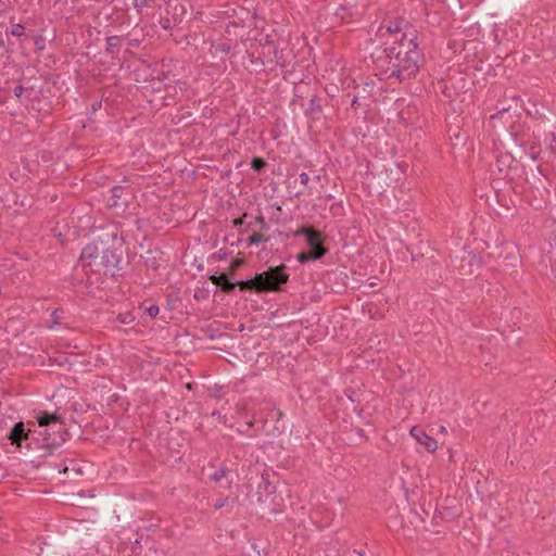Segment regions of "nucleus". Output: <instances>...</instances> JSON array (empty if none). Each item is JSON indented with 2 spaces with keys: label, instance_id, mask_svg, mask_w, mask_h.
I'll return each instance as SVG.
<instances>
[{
  "label": "nucleus",
  "instance_id": "1",
  "mask_svg": "<svg viewBox=\"0 0 556 556\" xmlns=\"http://www.w3.org/2000/svg\"><path fill=\"white\" fill-rule=\"evenodd\" d=\"M416 31L402 35L400 41H386L384 60L378 67L386 79L399 81L415 77L420 68L422 53L416 42Z\"/></svg>",
  "mask_w": 556,
  "mask_h": 556
},
{
  "label": "nucleus",
  "instance_id": "2",
  "mask_svg": "<svg viewBox=\"0 0 556 556\" xmlns=\"http://www.w3.org/2000/svg\"><path fill=\"white\" fill-rule=\"evenodd\" d=\"M117 236L98 238L86 244L80 252V263L91 273L115 278L123 271V243L115 245Z\"/></svg>",
  "mask_w": 556,
  "mask_h": 556
},
{
  "label": "nucleus",
  "instance_id": "3",
  "mask_svg": "<svg viewBox=\"0 0 556 556\" xmlns=\"http://www.w3.org/2000/svg\"><path fill=\"white\" fill-rule=\"evenodd\" d=\"M290 279L288 267L285 264H280L275 267L256 273L253 277L244 280H230L226 275L212 276L211 280L214 285L219 287L224 292L230 293L236 287H239L240 291L254 292L257 294L280 292Z\"/></svg>",
  "mask_w": 556,
  "mask_h": 556
},
{
  "label": "nucleus",
  "instance_id": "4",
  "mask_svg": "<svg viewBox=\"0 0 556 556\" xmlns=\"http://www.w3.org/2000/svg\"><path fill=\"white\" fill-rule=\"evenodd\" d=\"M361 14L358 0H343L339 2L334 10H331L330 7H326L320 17L325 16L328 27L333 28L342 24L355 22Z\"/></svg>",
  "mask_w": 556,
  "mask_h": 556
},
{
  "label": "nucleus",
  "instance_id": "5",
  "mask_svg": "<svg viewBox=\"0 0 556 556\" xmlns=\"http://www.w3.org/2000/svg\"><path fill=\"white\" fill-rule=\"evenodd\" d=\"M303 236L309 252H321L323 257L328 253V249L325 247L327 236L320 230L315 229L312 226H303L294 231V237Z\"/></svg>",
  "mask_w": 556,
  "mask_h": 556
},
{
  "label": "nucleus",
  "instance_id": "6",
  "mask_svg": "<svg viewBox=\"0 0 556 556\" xmlns=\"http://www.w3.org/2000/svg\"><path fill=\"white\" fill-rule=\"evenodd\" d=\"M409 31H415L413 27L409 25L408 22H405L403 20L400 21H389L387 23H383L378 31L377 35L380 37H387L386 41H400L402 35L407 34Z\"/></svg>",
  "mask_w": 556,
  "mask_h": 556
},
{
  "label": "nucleus",
  "instance_id": "7",
  "mask_svg": "<svg viewBox=\"0 0 556 556\" xmlns=\"http://www.w3.org/2000/svg\"><path fill=\"white\" fill-rule=\"evenodd\" d=\"M263 56H270V62L280 67H287L290 64L288 55L285 54L282 49H279L273 40L266 37L262 50Z\"/></svg>",
  "mask_w": 556,
  "mask_h": 556
},
{
  "label": "nucleus",
  "instance_id": "8",
  "mask_svg": "<svg viewBox=\"0 0 556 556\" xmlns=\"http://www.w3.org/2000/svg\"><path fill=\"white\" fill-rule=\"evenodd\" d=\"M520 168V162L517 161L511 153H502L496 157L492 172L497 170L500 174H516Z\"/></svg>",
  "mask_w": 556,
  "mask_h": 556
},
{
  "label": "nucleus",
  "instance_id": "9",
  "mask_svg": "<svg viewBox=\"0 0 556 556\" xmlns=\"http://www.w3.org/2000/svg\"><path fill=\"white\" fill-rule=\"evenodd\" d=\"M409 433L420 445L425 446L428 452L433 453L437 451V440L429 435L421 426H413Z\"/></svg>",
  "mask_w": 556,
  "mask_h": 556
},
{
  "label": "nucleus",
  "instance_id": "10",
  "mask_svg": "<svg viewBox=\"0 0 556 556\" xmlns=\"http://www.w3.org/2000/svg\"><path fill=\"white\" fill-rule=\"evenodd\" d=\"M30 430L26 428L23 421L14 424L11 428L8 440L12 445L22 446L23 442L28 439Z\"/></svg>",
  "mask_w": 556,
  "mask_h": 556
},
{
  "label": "nucleus",
  "instance_id": "11",
  "mask_svg": "<svg viewBox=\"0 0 556 556\" xmlns=\"http://www.w3.org/2000/svg\"><path fill=\"white\" fill-rule=\"evenodd\" d=\"M276 492V486L264 476L257 486L258 502H266L267 496Z\"/></svg>",
  "mask_w": 556,
  "mask_h": 556
},
{
  "label": "nucleus",
  "instance_id": "12",
  "mask_svg": "<svg viewBox=\"0 0 556 556\" xmlns=\"http://www.w3.org/2000/svg\"><path fill=\"white\" fill-rule=\"evenodd\" d=\"M37 421L40 427H50L62 424L61 417L56 413L40 412L37 415Z\"/></svg>",
  "mask_w": 556,
  "mask_h": 556
},
{
  "label": "nucleus",
  "instance_id": "13",
  "mask_svg": "<svg viewBox=\"0 0 556 556\" xmlns=\"http://www.w3.org/2000/svg\"><path fill=\"white\" fill-rule=\"evenodd\" d=\"M123 46V38L121 36H109L106 38L105 51L108 54L116 55L119 53Z\"/></svg>",
  "mask_w": 556,
  "mask_h": 556
},
{
  "label": "nucleus",
  "instance_id": "14",
  "mask_svg": "<svg viewBox=\"0 0 556 556\" xmlns=\"http://www.w3.org/2000/svg\"><path fill=\"white\" fill-rule=\"evenodd\" d=\"M323 258V253L321 252H309V251H306V252H300L298 255H296V260L301 263V264H305L309 261H318V260H321Z\"/></svg>",
  "mask_w": 556,
  "mask_h": 556
},
{
  "label": "nucleus",
  "instance_id": "15",
  "mask_svg": "<svg viewBox=\"0 0 556 556\" xmlns=\"http://www.w3.org/2000/svg\"><path fill=\"white\" fill-rule=\"evenodd\" d=\"M40 434L43 437L45 446L58 445L64 441L62 434H59V439L51 438V434L48 429H45V431L40 432Z\"/></svg>",
  "mask_w": 556,
  "mask_h": 556
},
{
  "label": "nucleus",
  "instance_id": "16",
  "mask_svg": "<svg viewBox=\"0 0 556 556\" xmlns=\"http://www.w3.org/2000/svg\"><path fill=\"white\" fill-rule=\"evenodd\" d=\"M544 144L547 150H549L552 153H556V132L549 131L545 134L544 137Z\"/></svg>",
  "mask_w": 556,
  "mask_h": 556
},
{
  "label": "nucleus",
  "instance_id": "17",
  "mask_svg": "<svg viewBox=\"0 0 556 556\" xmlns=\"http://www.w3.org/2000/svg\"><path fill=\"white\" fill-rule=\"evenodd\" d=\"M528 136H529V134H527V132H521V134L516 132V131L510 132V137L514 140L515 144L520 148H526L528 146V139L526 138Z\"/></svg>",
  "mask_w": 556,
  "mask_h": 556
},
{
  "label": "nucleus",
  "instance_id": "18",
  "mask_svg": "<svg viewBox=\"0 0 556 556\" xmlns=\"http://www.w3.org/2000/svg\"><path fill=\"white\" fill-rule=\"evenodd\" d=\"M64 314H65V311L63 308H55L51 313V319H50L51 325L49 326V328H53L58 325H61V320L63 319Z\"/></svg>",
  "mask_w": 556,
  "mask_h": 556
},
{
  "label": "nucleus",
  "instance_id": "19",
  "mask_svg": "<svg viewBox=\"0 0 556 556\" xmlns=\"http://www.w3.org/2000/svg\"><path fill=\"white\" fill-rule=\"evenodd\" d=\"M228 472L229 469L225 465H222L218 470H216L210 476V480L214 482H219L227 476Z\"/></svg>",
  "mask_w": 556,
  "mask_h": 556
},
{
  "label": "nucleus",
  "instance_id": "20",
  "mask_svg": "<svg viewBox=\"0 0 556 556\" xmlns=\"http://www.w3.org/2000/svg\"><path fill=\"white\" fill-rule=\"evenodd\" d=\"M268 240L267 237H265L263 233L261 232H254L252 236H250L248 238V247H251V245H254V244H258V243H262V242H266Z\"/></svg>",
  "mask_w": 556,
  "mask_h": 556
},
{
  "label": "nucleus",
  "instance_id": "21",
  "mask_svg": "<svg viewBox=\"0 0 556 556\" xmlns=\"http://www.w3.org/2000/svg\"><path fill=\"white\" fill-rule=\"evenodd\" d=\"M250 165L253 170L261 172L266 166V162L262 157H254Z\"/></svg>",
  "mask_w": 556,
  "mask_h": 556
},
{
  "label": "nucleus",
  "instance_id": "22",
  "mask_svg": "<svg viewBox=\"0 0 556 556\" xmlns=\"http://www.w3.org/2000/svg\"><path fill=\"white\" fill-rule=\"evenodd\" d=\"M10 34L14 37H22L25 34V27L22 24H12Z\"/></svg>",
  "mask_w": 556,
  "mask_h": 556
},
{
  "label": "nucleus",
  "instance_id": "23",
  "mask_svg": "<svg viewBox=\"0 0 556 556\" xmlns=\"http://www.w3.org/2000/svg\"><path fill=\"white\" fill-rule=\"evenodd\" d=\"M34 45L38 51H43L46 49V39L42 35H37L34 37Z\"/></svg>",
  "mask_w": 556,
  "mask_h": 556
},
{
  "label": "nucleus",
  "instance_id": "24",
  "mask_svg": "<svg viewBox=\"0 0 556 556\" xmlns=\"http://www.w3.org/2000/svg\"><path fill=\"white\" fill-rule=\"evenodd\" d=\"M144 313H146L149 317H151V318H155V317L159 315V313H160V307H159V305H156V304H151V305H149V306H147V307L144 308Z\"/></svg>",
  "mask_w": 556,
  "mask_h": 556
},
{
  "label": "nucleus",
  "instance_id": "25",
  "mask_svg": "<svg viewBox=\"0 0 556 556\" xmlns=\"http://www.w3.org/2000/svg\"><path fill=\"white\" fill-rule=\"evenodd\" d=\"M130 556H142V546L140 544V540L136 539V541L132 543Z\"/></svg>",
  "mask_w": 556,
  "mask_h": 556
},
{
  "label": "nucleus",
  "instance_id": "26",
  "mask_svg": "<svg viewBox=\"0 0 556 556\" xmlns=\"http://www.w3.org/2000/svg\"><path fill=\"white\" fill-rule=\"evenodd\" d=\"M149 5V0H132V7L137 10V12H141L144 8Z\"/></svg>",
  "mask_w": 556,
  "mask_h": 556
},
{
  "label": "nucleus",
  "instance_id": "27",
  "mask_svg": "<svg viewBox=\"0 0 556 556\" xmlns=\"http://www.w3.org/2000/svg\"><path fill=\"white\" fill-rule=\"evenodd\" d=\"M116 319L121 324H130L134 320V316L130 313L118 314Z\"/></svg>",
  "mask_w": 556,
  "mask_h": 556
},
{
  "label": "nucleus",
  "instance_id": "28",
  "mask_svg": "<svg viewBox=\"0 0 556 556\" xmlns=\"http://www.w3.org/2000/svg\"><path fill=\"white\" fill-rule=\"evenodd\" d=\"M124 191H125V188L123 186H114L112 189H111V192H112V197L114 199H121L124 194Z\"/></svg>",
  "mask_w": 556,
  "mask_h": 556
},
{
  "label": "nucleus",
  "instance_id": "29",
  "mask_svg": "<svg viewBox=\"0 0 556 556\" xmlns=\"http://www.w3.org/2000/svg\"><path fill=\"white\" fill-rule=\"evenodd\" d=\"M330 212L332 213L333 216H341L343 214V206L341 205V203H333L330 206Z\"/></svg>",
  "mask_w": 556,
  "mask_h": 556
},
{
  "label": "nucleus",
  "instance_id": "30",
  "mask_svg": "<svg viewBox=\"0 0 556 556\" xmlns=\"http://www.w3.org/2000/svg\"><path fill=\"white\" fill-rule=\"evenodd\" d=\"M229 502V498L227 496L225 497H220L218 498L215 504H214V508L215 509H222L223 507H225Z\"/></svg>",
  "mask_w": 556,
  "mask_h": 556
},
{
  "label": "nucleus",
  "instance_id": "31",
  "mask_svg": "<svg viewBox=\"0 0 556 556\" xmlns=\"http://www.w3.org/2000/svg\"><path fill=\"white\" fill-rule=\"evenodd\" d=\"M309 110L312 112L320 111L321 110V106H320V104H319L317 99H315V98L311 99V101H309Z\"/></svg>",
  "mask_w": 556,
  "mask_h": 556
},
{
  "label": "nucleus",
  "instance_id": "32",
  "mask_svg": "<svg viewBox=\"0 0 556 556\" xmlns=\"http://www.w3.org/2000/svg\"><path fill=\"white\" fill-rule=\"evenodd\" d=\"M247 217V214H243L240 218H236L233 220V226L238 229H240L244 225V219Z\"/></svg>",
  "mask_w": 556,
  "mask_h": 556
},
{
  "label": "nucleus",
  "instance_id": "33",
  "mask_svg": "<svg viewBox=\"0 0 556 556\" xmlns=\"http://www.w3.org/2000/svg\"><path fill=\"white\" fill-rule=\"evenodd\" d=\"M160 24L163 29H166V30L172 29V22L169 18H162L160 21Z\"/></svg>",
  "mask_w": 556,
  "mask_h": 556
},
{
  "label": "nucleus",
  "instance_id": "34",
  "mask_svg": "<svg viewBox=\"0 0 556 556\" xmlns=\"http://www.w3.org/2000/svg\"><path fill=\"white\" fill-rule=\"evenodd\" d=\"M24 87L22 85H16L13 89V93L16 98H20L23 94Z\"/></svg>",
  "mask_w": 556,
  "mask_h": 556
},
{
  "label": "nucleus",
  "instance_id": "35",
  "mask_svg": "<svg viewBox=\"0 0 556 556\" xmlns=\"http://www.w3.org/2000/svg\"><path fill=\"white\" fill-rule=\"evenodd\" d=\"M508 184L510 185V187L513 188V190L516 192V193H522L523 192V187H521L520 190H517V185L514 182V177H510Z\"/></svg>",
  "mask_w": 556,
  "mask_h": 556
},
{
  "label": "nucleus",
  "instance_id": "36",
  "mask_svg": "<svg viewBox=\"0 0 556 556\" xmlns=\"http://www.w3.org/2000/svg\"><path fill=\"white\" fill-rule=\"evenodd\" d=\"M146 263L149 267L153 268L154 270L159 268V263L154 258L151 262L147 260Z\"/></svg>",
  "mask_w": 556,
  "mask_h": 556
},
{
  "label": "nucleus",
  "instance_id": "37",
  "mask_svg": "<svg viewBox=\"0 0 556 556\" xmlns=\"http://www.w3.org/2000/svg\"><path fill=\"white\" fill-rule=\"evenodd\" d=\"M407 251L410 253V257H412V261L413 262H416L419 257H421L422 255H417L415 254L413 251H410L408 248H407Z\"/></svg>",
  "mask_w": 556,
  "mask_h": 556
},
{
  "label": "nucleus",
  "instance_id": "38",
  "mask_svg": "<svg viewBox=\"0 0 556 556\" xmlns=\"http://www.w3.org/2000/svg\"><path fill=\"white\" fill-rule=\"evenodd\" d=\"M530 149H531V153H530L531 159H532V161H535V155H536V153H539V152H538V151H535V147H533V146H532Z\"/></svg>",
  "mask_w": 556,
  "mask_h": 556
},
{
  "label": "nucleus",
  "instance_id": "39",
  "mask_svg": "<svg viewBox=\"0 0 556 556\" xmlns=\"http://www.w3.org/2000/svg\"><path fill=\"white\" fill-rule=\"evenodd\" d=\"M300 177H301V182L304 185H307L308 181L311 180V176H300Z\"/></svg>",
  "mask_w": 556,
  "mask_h": 556
},
{
  "label": "nucleus",
  "instance_id": "40",
  "mask_svg": "<svg viewBox=\"0 0 556 556\" xmlns=\"http://www.w3.org/2000/svg\"><path fill=\"white\" fill-rule=\"evenodd\" d=\"M356 433H357L361 438H365V439H367V438H366V435H365V431H364V429H362V428H357V429H356Z\"/></svg>",
  "mask_w": 556,
  "mask_h": 556
},
{
  "label": "nucleus",
  "instance_id": "41",
  "mask_svg": "<svg viewBox=\"0 0 556 556\" xmlns=\"http://www.w3.org/2000/svg\"><path fill=\"white\" fill-rule=\"evenodd\" d=\"M500 182H501V179H493L491 181V185L493 186L494 189H496L500 186Z\"/></svg>",
  "mask_w": 556,
  "mask_h": 556
},
{
  "label": "nucleus",
  "instance_id": "42",
  "mask_svg": "<svg viewBox=\"0 0 556 556\" xmlns=\"http://www.w3.org/2000/svg\"><path fill=\"white\" fill-rule=\"evenodd\" d=\"M213 415H215V417H220V414L218 412H213Z\"/></svg>",
  "mask_w": 556,
  "mask_h": 556
},
{
  "label": "nucleus",
  "instance_id": "43",
  "mask_svg": "<svg viewBox=\"0 0 556 556\" xmlns=\"http://www.w3.org/2000/svg\"><path fill=\"white\" fill-rule=\"evenodd\" d=\"M213 415H215V417H220V414L218 412H213Z\"/></svg>",
  "mask_w": 556,
  "mask_h": 556
},
{
  "label": "nucleus",
  "instance_id": "44",
  "mask_svg": "<svg viewBox=\"0 0 556 556\" xmlns=\"http://www.w3.org/2000/svg\"><path fill=\"white\" fill-rule=\"evenodd\" d=\"M440 431H441V432H444V431H445V427H443V426H442V427L440 428Z\"/></svg>",
  "mask_w": 556,
  "mask_h": 556
},
{
  "label": "nucleus",
  "instance_id": "45",
  "mask_svg": "<svg viewBox=\"0 0 556 556\" xmlns=\"http://www.w3.org/2000/svg\"><path fill=\"white\" fill-rule=\"evenodd\" d=\"M356 104V98L352 101V105Z\"/></svg>",
  "mask_w": 556,
  "mask_h": 556
},
{
  "label": "nucleus",
  "instance_id": "46",
  "mask_svg": "<svg viewBox=\"0 0 556 556\" xmlns=\"http://www.w3.org/2000/svg\"><path fill=\"white\" fill-rule=\"evenodd\" d=\"M315 177H316V179H317L318 181L320 180V176H319V175H316Z\"/></svg>",
  "mask_w": 556,
  "mask_h": 556
}]
</instances>
